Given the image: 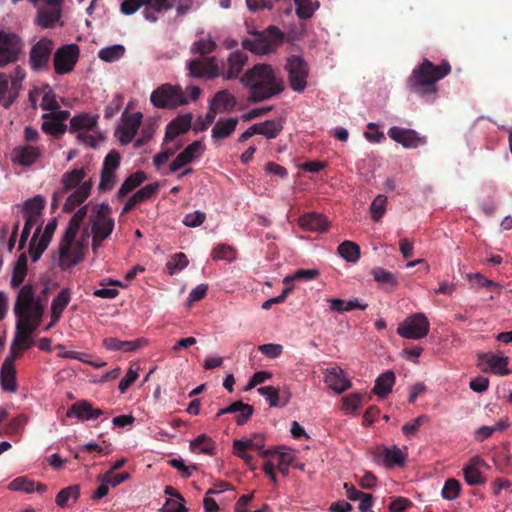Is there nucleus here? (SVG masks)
Returning a JSON list of instances; mask_svg holds the SVG:
<instances>
[{"label": "nucleus", "instance_id": "nucleus-54", "mask_svg": "<svg viewBox=\"0 0 512 512\" xmlns=\"http://www.w3.org/2000/svg\"><path fill=\"white\" fill-rule=\"evenodd\" d=\"M296 5V14L301 19H309L318 8L316 0H294Z\"/></svg>", "mask_w": 512, "mask_h": 512}, {"label": "nucleus", "instance_id": "nucleus-9", "mask_svg": "<svg viewBox=\"0 0 512 512\" xmlns=\"http://www.w3.org/2000/svg\"><path fill=\"white\" fill-rule=\"evenodd\" d=\"M30 1L37 7L34 23L43 29L54 28L62 16L63 0Z\"/></svg>", "mask_w": 512, "mask_h": 512}, {"label": "nucleus", "instance_id": "nucleus-63", "mask_svg": "<svg viewBox=\"0 0 512 512\" xmlns=\"http://www.w3.org/2000/svg\"><path fill=\"white\" fill-rule=\"evenodd\" d=\"M116 181V172L101 170V179L98 185V189L102 192L110 191L114 188Z\"/></svg>", "mask_w": 512, "mask_h": 512}, {"label": "nucleus", "instance_id": "nucleus-40", "mask_svg": "<svg viewBox=\"0 0 512 512\" xmlns=\"http://www.w3.org/2000/svg\"><path fill=\"white\" fill-rule=\"evenodd\" d=\"M191 127V116L182 115L172 120L166 127L165 139L174 140L180 134L185 133Z\"/></svg>", "mask_w": 512, "mask_h": 512}, {"label": "nucleus", "instance_id": "nucleus-22", "mask_svg": "<svg viewBox=\"0 0 512 512\" xmlns=\"http://www.w3.org/2000/svg\"><path fill=\"white\" fill-rule=\"evenodd\" d=\"M388 136L406 149H415L427 143V138L413 129L392 126Z\"/></svg>", "mask_w": 512, "mask_h": 512}, {"label": "nucleus", "instance_id": "nucleus-30", "mask_svg": "<svg viewBox=\"0 0 512 512\" xmlns=\"http://www.w3.org/2000/svg\"><path fill=\"white\" fill-rule=\"evenodd\" d=\"M10 491L25 492L28 494L37 492L43 494L47 491V487L44 484L29 479L26 476H20L13 479L7 487Z\"/></svg>", "mask_w": 512, "mask_h": 512}, {"label": "nucleus", "instance_id": "nucleus-41", "mask_svg": "<svg viewBox=\"0 0 512 512\" xmlns=\"http://www.w3.org/2000/svg\"><path fill=\"white\" fill-rule=\"evenodd\" d=\"M395 374L393 371H386L379 375L375 380V384L373 387V392L380 398L387 397L395 384Z\"/></svg>", "mask_w": 512, "mask_h": 512}, {"label": "nucleus", "instance_id": "nucleus-12", "mask_svg": "<svg viewBox=\"0 0 512 512\" xmlns=\"http://www.w3.org/2000/svg\"><path fill=\"white\" fill-rule=\"evenodd\" d=\"M55 43L48 37H42L35 42L29 51V65L34 72L46 71L49 67Z\"/></svg>", "mask_w": 512, "mask_h": 512}, {"label": "nucleus", "instance_id": "nucleus-38", "mask_svg": "<svg viewBox=\"0 0 512 512\" xmlns=\"http://www.w3.org/2000/svg\"><path fill=\"white\" fill-rule=\"evenodd\" d=\"M164 493L168 496L160 512H185V500L172 486H166Z\"/></svg>", "mask_w": 512, "mask_h": 512}, {"label": "nucleus", "instance_id": "nucleus-42", "mask_svg": "<svg viewBox=\"0 0 512 512\" xmlns=\"http://www.w3.org/2000/svg\"><path fill=\"white\" fill-rule=\"evenodd\" d=\"M80 496V486L77 484L70 485L61 489L55 498V503L60 508H67L71 504L77 502Z\"/></svg>", "mask_w": 512, "mask_h": 512}, {"label": "nucleus", "instance_id": "nucleus-14", "mask_svg": "<svg viewBox=\"0 0 512 512\" xmlns=\"http://www.w3.org/2000/svg\"><path fill=\"white\" fill-rule=\"evenodd\" d=\"M22 49L23 41L17 34L0 30V67L16 62Z\"/></svg>", "mask_w": 512, "mask_h": 512}, {"label": "nucleus", "instance_id": "nucleus-28", "mask_svg": "<svg viewBox=\"0 0 512 512\" xmlns=\"http://www.w3.org/2000/svg\"><path fill=\"white\" fill-rule=\"evenodd\" d=\"M14 356L5 358L0 369V386L5 392L15 393L18 390Z\"/></svg>", "mask_w": 512, "mask_h": 512}, {"label": "nucleus", "instance_id": "nucleus-46", "mask_svg": "<svg viewBox=\"0 0 512 512\" xmlns=\"http://www.w3.org/2000/svg\"><path fill=\"white\" fill-rule=\"evenodd\" d=\"M43 123L41 129L44 133L52 136H60L67 131V126L64 123H60L55 117L50 115L48 112L42 115Z\"/></svg>", "mask_w": 512, "mask_h": 512}, {"label": "nucleus", "instance_id": "nucleus-64", "mask_svg": "<svg viewBox=\"0 0 512 512\" xmlns=\"http://www.w3.org/2000/svg\"><path fill=\"white\" fill-rule=\"evenodd\" d=\"M215 42L210 38H203L195 42L191 48L193 53L201 55L209 54L215 49Z\"/></svg>", "mask_w": 512, "mask_h": 512}, {"label": "nucleus", "instance_id": "nucleus-15", "mask_svg": "<svg viewBox=\"0 0 512 512\" xmlns=\"http://www.w3.org/2000/svg\"><path fill=\"white\" fill-rule=\"evenodd\" d=\"M80 55L79 46L76 44H66L60 46L53 56V64L55 73L58 75H64L70 73Z\"/></svg>", "mask_w": 512, "mask_h": 512}, {"label": "nucleus", "instance_id": "nucleus-56", "mask_svg": "<svg viewBox=\"0 0 512 512\" xmlns=\"http://www.w3.org/2000/svg\"><path fill=\"white\" fill-rule=\"evenodd\" d=\"M461 492V484L458 480L450 478L445 481L441 491V496L448 501L455 500L459 497Z\"/></svg>", "mask_w": 512, "mask_h": 512}, {"label": "nucleus", "instance_id": "nucleus-35", "mask_svg": "<svg viewBox=\"0 0 512 512\" xmlns=\"http://www.w3.org/2000/svg\"><path fill=\"white\" fill-rule=\"evenodd\" d=\"M158 183H149L134 193L125 203L122 214L129 212L137 204L143 203L150 199L158 190Z\"/></svg>", "mask_w": 512, "mask_h": 512}, {"label": "nucleus", "instance_id": "nucleus-45", "mask_svg": "<svg viewBox=\"0 0 512 512\" xmlns=\"http://www.w3.org/2000/svg\"><path fill=\"white\" fill-rule=\"evenodd\" d=\"M27 270V257L25 254H21L13 267L10 281V286L12 288H18L22 285L27 276Z\"/></svg>", "mask_w": 512, "mask_h": 512}, {"label": "nucleus", "instance_id": "nucleus-16", "mask_svg": "<svg viewBox=\"0 0 512 512\" xmlns=\"http://www.w3.org/2000/svg\"><path fill=\"white\" fill-rule=\"evenodd\" d=\"M143 115L141 112L128 113L124 111L121 120L116 128L115 136L122 145H127L134 139L140 125Z\"/></svg>", "mask_w": 512, "mask_h": 512}, {"label": "nucleus", "instance_id": "nucleus-59", "mask_svg": "<svg viewBox=\"0 0 512 512\" xmlns=\"http://www.w3.org/2000/svg\"><path fill=\"white\" fill-rule=\"evenodd\" d=\"M46 204L45 199L37 195L24 203V214L40 217Z\"/></svg>", "mask_w": 512, "mask_h": 512}, {"label": "nucleus", "instance_id": "nucleus-7", "mask_svg": "<svg viewBox=\"0 0 512 512\" xmlns=\"http://www.w3.org/2000/svg\"><path fill=\"white\" fill-rule=\"evenodd\" d=\"M114 229V219L111 217V208L108 204L98 205L91 216L92 248L96 250L101 246Z\"/></svg>", "mask_w": 512, "mask_h": 512}, {"label": "nucleus", "instance_id": "nucleus-34", "mask_svg": "<svg viewBox=\"0 0 512 512\" xmlns=\"http://www.w3.org/2000/svg\"><path fill=\"white\" fill-rule=\"evenodd\" d=\"M239 413L236 417L237 425L245 424L253 414V407L249 404H245L241 401L234 402L225 408L218 410L216 417L219 418L224 414Z\"/></svg>", "mask_w": 512, "mask_h": 512}, {"label": "nucleus", "instance_id": "nucleus-58", "mask_svg": "<svg viewBox=\"0 0 512 512\" xmlns=\"http://www.w3.org/2000/svg\"><path fill=\"white\" fill-rule=\"evenodd\" d=\"M373 278L376 282L388 285L391 288H394L398 281L395 274L385 270L384 268L377 267L371 271Z\"/></svg>", "mask_w": 512, "mask_h": 512}, {"label": "nucleus", "instance_id": "nucleus-17", "mask_svg": "<svg viewBox=\"0 0 512 512\" xmlns=\"http://www.w3.org/2000/svg\"><path fill=\"white\" fill-rule=\"evenodd\" d=\"M43 153V145L20 144L11 150L10 160L15 165L30 167L42 158Z\"/></svg>", "mask_w": 512, "mask_h": 512}, {"label": "nucleus", "instance_id": "nucleus-61", "mask_svg": "<svg viewBox=\"0 0 512 512\" xmlns=\"http://www.w3.org/2000/svg\"><path fill=\"white\" fill-rule=\"evenodd\" d=\"M18 229L19 225L15 224L11 231V235L7 239L10 232L8 225H3L0 228V243L2 246H6L9 251H12L15 246Z\"/></svg>", "mask_w": 512, "mask_h": 512}, {"label": "nucleus", "instance_id": "nucleus-5", "mask_svg": "<svg viewBox=\"0 0 512 512\" xmlns=\"http://www.w3.org/2000/svg\"><path fill=\"white\" fill-rule=\"evenodd\" d=\"M99 115L81 112L70 119L69 132L76 133L82 144L96 148L103 140L104 135L98 126Z\"/></svg>", "mask_w": 512, "mask_h": 512}, {"label": "nucleus", "instance_id": "nucleus-57", "mask_svg": "<svg viewBox=\"0 0 512 512\" xmlns=\"http://www.w3.org/2000/svg\"><path fill=\"white\" fill-rule=\"evenodd\" d=\"M387 197L385 195H377L370 205L371 217L378 222L382 219L386 212Z\"/></svg>", "mask_w": 512, "mask_h": 512}, {"label": "nucleus", "instance_id": "nucleus-25", "mask_svg": "<svg viewBox=\"0 0 512 512\" xmlns=\"http://www.w3.org/2000/svg\"><path fill=\"white\" fill-rule=\"evenodd\" d=\"M248 61L247 54L242 51H234L227 58L226 63H221V74L225 80L236 79Z\"/></svg>", "mask_w": 512, "mask_h": 512}, {"label": "nucleus", "instance_id": "nucleus-31", "mask_svg": "<svg viewBox=\"0 0 512 512\" xmlns=\"http://www.w3.org/2000/svg\"><path fill=\"white\" fill-rule=\"evenodd\" d=\"M189 449L194 454H203L211 457L217 454V444L207 434H200L191 440Z\"/></svg>", "mask_w": 512, "mask_h": 512}, {"label": "nucleus", "instance_id": "nucleus-24", "mask_svg": "<svg viewBox=\"0 0 512 512\" xmlns=\"http://www.w3.org/2000/svg\"><path fill=\"white\" fill-rule=\"evenodd\" d=\"M205 151V146L202 141L197 140L189 144L176 158L171 162L169 169L170 172H176L186 165L192 163L194 160L202 156Z\"/></svg>", "mask_w": 512, "mask_h": 512}, {"label": "nucleus", "instance_id": "nucleus-32", "mask_svg": "<svg viewBox=\"0 0 512 512\" xmlns=\"http://www.w3.org/2000/svg\"><path fill=\"white\" fill-rule=\"evenodd\" d=\"M299 225L307 231L324 232L328 229L329 222L323 214L310 212L300 217Z\"/></svg>", "mask_w": 512, "mask_h": 512}, {"label": "nucleus", "instance_id": "nucleus-10", "mask_svg": "<svg viewBox=\"0 0 512 512\" xmlns=\"http://www.w3.org/2000/svg\"><path fill=\"white\" fill-rule=\"evenodd\" d=\"M430 331V322L422 312L413 313L407 316L397 327V334L409 340H420L425 338Z\"/></svg>", "mask_w": 512, "mask_h": 512}, {"label": "nucleus", "instance_id": "nucleus-53", "mask_svg": "<svg viewBox=\"0 0 512 512\" xmlns=\"http://www.w3.org/2000/svg\"><path fill=\"white\" fill-rule=\"evenodd\" d=\"M255 125L257 133L265 136L267 139L276 138L282 130V125L275 120H266Z\"/></svg>", "mask_w": 512, "mask_h": 512}, {"label": "nucleus", "instance_id": "nucleus-62", "mask_svg": "<svg viewBox=\"0 0 512 512\" xmlns=\"http://www.w3.org/2000/svg\"><path fill=\"white\" fill-rule=\"evenodd\" d=\"M427 415H420L402 426V432L407 438H412L418 432L420 426L428 421Z\"/></svg>", "mask_w": 512, "mask_h": 512}, {"label": "nucleus", "instance_id": "nucleus-1", "mask_svg": "<svg viewBox=\"0 0 512 512\" xmlns=\"http://www.w3.org/2000/svg\"><path fill=\"white\" fill-rule=\"evenodd\" d=\"M241 83L249 89L248 100L261 102L280 94L284 89L283 80L272 66L256 64L241 77Z\"/></svg>", "mask_w": 512, "mask_h": 512}, {"label": "nucleus", "instance_id": "nucleus-3", "mask_svg": "<svg viewBox=\"0 0 512 512\" xmlns=\"http://www.w3.org/2000/svg\"><path fill=\"white\" fill-rule=\"evenodd\" d=\"M86 215V207L80 208L70 219L65 233L60 241L57 264L66 270L78 264L84 257L85 246L82 240L77 239L80 224Z\"/></svg>", "mask_w": 512, "mask_h": 512}, {"label": "nucleus", "instance_id": "nucleus-4", "mask_svg": "<svg viewBox=\"0 0 512 512\" xmlns=\"http://www.w3.org/2000/svg\"><path fill=\"white\" fill-rule=\"evenodd\" d=\"M451 72V66L447 60L434 65L428 59L415 67L408 79L410 89L420 96L434 95L437 92V82L445 78Z\"/></svg>", "mask_w": 512, "mask_h": 512}, {"label": "nucleus", "instance_id": "nucleus-47", "mask_svg": "<svg viewBox=\"0 0 512 512\" xmlns=\"http://www.w3.org/2000/svg\"><path fill=\"white\" fill-rule=\"evenodd\" d=\"M146 174L143 171H137L131 174L121 185L118 191V197L121 199L135 188L140 186L146 180Z\"/></svg>", "mask_w": 512, "mask_h": 512}, {"label": "nucleus", "instance_id": "nucleus-39", "mask_svg": "<svg viewBox=\"0 0 512 512\" xmlns=\"http://www.w3.org/2000/svg\"><path fill=\"white\" fill-rule=\"evenodd\" d=\"M238 124V118H220L212 128V138L222 140L234 133Z\"/></svg>", "mask_w": 512, "mask_h": 512}, {"label": "nucleus", "instance_id": "nucleus-2", "mask_svg": "<svg viewBox=\"0 0 512 512\" xmlns=\"http://www.w3.org/2000/svg\"><path fill=\"white\" fill-rule=\"evenodd\" d=\"M61 185L63 191L54 193L52 206L57 205V201L62 196L63 192L73 190L67 197L63 206V211L72 212L90 196L93 181L91 177H87V169L80 167L63 173L61 176Z\"/></svg>", "mask_w": 512, "mask_h": 512}, {"label": "nucleus", "instance_id": "nucleus-6", "mask_svg": "<svg viewBox=\"0 0 512 512\" xmlns=\"http://www.w3.org/2000/svg\"><path fill=\"white\" fill-rule=\"evenodd\" d=\"M45 304L36 296L32 285H23L17 295L14 313L17 320L41 323Z\"/></svg>", "mask_w": 512, "mask_h": 512}, {"label": "nucleus", "instance_id": "nucleus-50", "mask_svg": "<svg viewBox=\"0 0 512 512\" xmlns=\"http://www.w3.org/2000/svg\"><path fill=\"white\" fill-rule=\"evenodd\" d=\"M40 229L37 228L34 232V235L31 239L30 247H29V255L33 262H36L40 259L43 252L48 247L49 243L47 240H43L39 238Z\"/></svg>", "mask_w": 512, "mask_h": 512}, {"label": "nucleus", "instance_id": "nucleus-26", "mask_svg": "<svg viewBox=\"0 0 512 512\" xmlns=\"http://www.w3.org/2000/svg\"><path fill=\"white\" fill-rule=\"evenodd\" d=\"M102 415L103 411L99 408H94L87 400L76 401L66 412V417L76 418L82 422L96 420Z\"/></svg>", "mask_w": 512, "mask_h": 512}, {"label": "nucleus", "instance_id": "nucleus-27", "mask_svg": "<svg viewBox=\"0 0 512 512\" xmlns=\"http://www.w3.org/2000/svg\"><path fill=\"white\" fill-rule=\"evenodd\" d=\"M378 457L381 459L385 467L391 468L395 466H404L408 457V448L403 449L396 445L382 447L378 450Z\"/></svg>", "mask_w": 512, "mask_h": 512}, {"label": "nucleus", "instance_id": "nucleus-43", "mask_svg": "<svg viewBox=\"0 0 512 512\" xmlns=\"http://www.w3.org/2000/svg\"><path fill=\"white\" fill-rule=\"evenodd\" d=\"M102 344L109 351L130 352L141 347L142 341L140 339L135 341H123L114 337H108L103 340Z\"/></svg>", "mask_w": 512, "mask_h": 512}, {"label": "nucleus", "instance_id": "nucleus-37", "mask_svg": "<svg viewBox=\"0 0 512 512\" xmlns=\"http://www.w3.org/2000/svg\"><path fill=\"white\" fill-rule=\"evenodd\" d=\"M265 437L263 434L255 433L253 435L243 437L241 439H235L233 441L232 448H239L242 450H254L260 451L263 454H268V450H264Z\"/></svg>", "mask_w": 512, "mask_h": 512}, {"label": "nucleus", "instance_id": "nucleus-36", "mask_svg": "<svg viewBox=\"0 0 512 512\" xmlns=\"http://www.w3.org/2000/svg\"><path fill=\"white\" fill-rule=\"evenodd\" d=\"M70 299L71 296L68 289H62L53 299L51 304V322L45 327V330H49L59 321L64 309L69 304Z\"/></svg>", "mask_w": 512, "mask_h": 512}, {"label": "nucleus", "instance_id": "nucleus-60", "mask_svg": "<svg viewBox=\"0 0 512 512\" xmlns=\"http://www.w3.org/2000/svg\"><path fill=\"white\" fill-rule=\"evenodd\" d=\"M258 393L265 397V399L269 402L271 407H277L281 405H285L288 400L283 402L280 401L279 397V389L273 386H263L257 389Z\"/></svg>", "mask_w": 512, "mask_h": 512}, {"label": "nucleus", "instance_id": "nucleus-55", "mask_svg": "<svg viewBox=\"0 0 512 512\" xmlns=\"http://www.w3.org/2000/svg\"><path fill=\"white\" fill-rule=\"evenodd\" d=\"M125 53L123 45L115 44L104 47L98 52V57L105 62H114L120 59Z\"/></svg>", "mask_w": 512, "mask_h": 512}, {"label": "nucleus", "instance_id": "nucleus-13", "mask_svg": "<svg viewBox=\"0 0 512 512\" xmlns=\"http://www.w3.org/2000/svg\"><path fill=\"white\" fill-rule=\"evenodd\" d=\"M285 70L288 73L290 87L295 92H303L307 86L309 67L300 56H291L287 59Z\"/></svg>", "mask_w": 512, "mask_h": 512}, {"label": "nucleus", "instance_id": "nucleus-11", "mask_svg": "<svg viewBox=\"0 0 512 512\" xmlns=\"http://www.w3.org/2000/svg\"><path fill=\"white\" fill-rule=\"evenodd\" d=\"M151 103L157 108H176L188 103L180 86L163 84L150 96Z\"/></svg>", "mask_w": 512, "mask_h": 512}, {"label": "nucleus", "instance_id": "nucleus-23", "mask_svg": "<svg viewBox=\"0 0 512 512\" xmlns=\"http://www.w3.org/2000/svg\"><path fill=\"white\" fill-rule=\"evenodd\" d=\"M324 382L335 394H341L352 386L350 379L339 366L329 367L325 370Z\"/></svg>", "mask_w": 512, "mask_h": 512}, {"label": "nucleus", "instance_id": "nucleus-49", "mask_svg": "<svg viewBox=\"0 0 512 512\" xmlns=\"http://www.w3.org/2000/svg\"><path fill=\"white\" fill-rule=\"evenodd\" d=\"M211 257L215 261L232 262L237 257V251L233 246L221 243L213 248Z\"/></svg>", "mask_w": 512, "mask_h": 512}, {"label": "nucleus", "instance_id": "nucleus-20", "mask_svg": "<svg viewBox=\"0 0 512 512\" xmlns=\"http://www.w3.org/2000/svg\"><path fill=\"white\" fill-rule=\"evenodd\" d=\"M189 76L194 78L212 79L220 76V64L215 57L191 60L187 63Z\"/></svg>", "mask_w": 512, "mask_h": 512}, {"label": "nucleus", "instance_id": "nucleus-33", "mask_svg": "<svg viewBox=\"0 0 512 512\" xmlns=\"http://www.w3.org/2000/svg\"><path fill=\"white\" fill-rule=\"evenodd\" d=\"M236 98L228 90L218 91L211 99L209 106L216 113L230 112L236 106Z\"/></svg>", "mask_w": 512, "mask_h": 512}, {"label": "nucleus", "instance_id": "nucleus-51", "mask_svg": "<svg viewBox=\"0 0 512 512\" xmlns=\"http://www.w3.org/2000/svg\"><path fill=\"white\" fill-rule=\"evenodd\" d=\"M189 264L186 254L182 252L175 253L167 261L165 268L169 275H175L178 272L184 270Z\"/></svg>", "mask_w": 512, "mask_h": 512}, {"label": "nucleus", "instance_id": "nucleus-44", "mask_svg": "<svg viewBox=\"0 0 512 512\" xmlns=\"http://www.w3.org/2000/svg\"><path fill=\"white\" fill-rule=\"evenodd\" d=\"M363 404V394L352 392L341 398V409L345 415L356 416Z\"/></svg>", "mask_w": 512, "mask_h": 512}, {"label": "nucleus", "instance_id": "nucleus-21", "mask_svg": "<svg viewBox=\"0 0 512 512\" xmlns=\"http://www.w3.org/2000/svg\"><path fill=\"white\" fill-rule=\"evenodd\" d=\"M268 454H270V458L264 463L263 470L271 481L276 483L275 471L278 470L284 476L288 475L294 457L290 452L269 451Z\"/></svg>", "mask_w": 512, "mask_h": 512}, {"label": "nucleus", "instance_id": "nucleus-19", "mask_svg": "<svg viewBox=\"0 0 512 512\" xmlns=\"http://www.w3.org/2000/svg\"><path fill=\"white\" fill-rule=\"evenodd\" d=\"M39 322H31V321H16V332L15 337L12 342V355L16 358V351H24L32 347L33 339L32 334L39 327Z\"/></svg>", "mask_w": 512, "mask_h": 512}, {"label": "nucleus", "instance_id": "nucleus-52", "mask_svg": "<svg viewBox=\"0 0 512 512\" xmlns=\"http://www.w3.org/2000/svg\"><path fill=\"white\" fill-rule=\"evenodd\" d=\"M10 77L5 73H0V104L4 108H9L16 98V93L9 91Z\"/></svg>", "mask_w": 512, "mask_h": 512}, {"label": "nucleus", "instance_id": "nucleus-29", "mask_svg": "<svg viewBox=\"0 0 512 512\" xmlns=\"http://www.w3.org/2000/svg\"><path fill=\"white\" fill-rule=\"evenodd\" d=\"M484 466V460L478 456L472 457L469 460L463 468L464 478L468 485L475 486L485 482V478L482 474Z\"/></svg>", "mask_w": 512, "mask_h": 512}, {"label": "nucleus", "instance_id": "nucleus-48", "mask_svg": "<svg viewBox=\"0 0 512 512\" xmlns=\"http://www.w3.org/2000/svg\"><path fill=\"white\" fill-rule=\"evenodd\" d=\"M339 255L347 262L356 263L360 258V247L352 241L342 242L337 249Z\"/></svg>", "mask_w": 512, "mask_h": 512}, {"label": "nucleus", "instance_id": "nucleus-8", "mask_svg": "<svg viewBox=\"0 0 512 512\" xmlns=\"http://www.w3.org/2000/svg\"><path fill=\"white\" fill-rule=\"evenodd\" d=\"M283 38L284 35L279 28L270 26L254 39L244 40L242 46L255 54L265 55L274 51L282 43Z\"/></svg>", "mask_w": 512, "mask_h": 512}, {"label": "nucleus", "instance_id": "nucleus-18", "mask_svg": "<svg viewBox=\"0 0 512 512\" xmlns=\"http://www.w3.org/2000/svg\"><path fill=\"white\" fill-rule=\"evenodd\" d=\"M478 367L483 372H491L498 376H507L511 373L508 367L509 358L501 353L486 352L478 354Z\"/></svg>", "mask_w": 512, "mask_h": 512}]
</instances>
